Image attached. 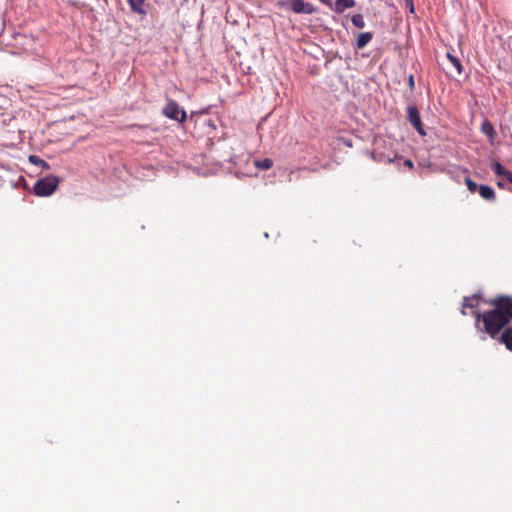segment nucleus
<instances>
[{
    "label": "nucleus",
    "mask_w": 512,
    "mask_h": 512,
    "mask_svg": "<svg viewBox=\"0 0 512 512\" xmlns=\"http://www.w3.org/2000/svg\"><path fill=\"white\" fill-rule=\"evenodd\" d=\"M493 309L483 313L474 310L472 312L476 319V327L487 333L491 338L499 337V342L512 351V327L507 326L512 321V296L499 295L487 301Z\"/></svg>",
    "instance_id": "1"
},
{
    "label": "nucleus",
    "mask_w": 512,
    "mask_h": 512,
    "mask_svg": "<svg viewBox=\"0 0 512 512\" xmlns=\"http://www.w3.org/2000/svg\"><path fill=\"white\" fill-rule=\"evenodd\" d=\"M59 183L60 179L54 175H49L47 177L41 178L37 180L34 184L33 193L39 197L50 196L56 191Z\"/></svg>",
    "instance_id": "2"
},
{
    "label": "nucleus",
    "mask_w": 512,
    "mask_h": 512,
    "mask_svg": "<svg viewBox=\"0 0 512 512\" xmlns=\"http://www.w3.org/2000/svg\"><path fill=\"white\" fill-rule=\"evenodd\" d=\"M163 114L172 119L183 123L186 120V112L174 100H169L163 108Z\"/></svg>",
    "instance_id": "3"
},
{
    "label": "nucleus",
    "mask_w": 512,
    "mask_h": 512,
    "mask_svg": "<svg viewBox=\"0 0 512 512\" xmlns=\"http://www.w3.org/2000/svg\"><path fill=\"white\" fill-rule=\"evenodd\" d=\"M407 119L420 135H426L419 110L416 106L411 105L407 107Z\"/></svg>",
    "instance_id": "4"
},
{
    "label": "nucleus",
    "mask_w": 512,
    "mask_h": 512,
    "mask_svg": "<svg viewBox=\"0 0 512 512\" xmlns=\"http://www.w3.org/2000/svg\"><path fill=\"white\" fill-rule=\"evenodd\" d=\"M291 9L296 14H313L316 8L304 0H291Z\"/></svg>",
    "instance_id": "5"
},
{
    "label": "nucleus",
    "mask_w": 512,
    "mask_h": 512,
    "mask_svg": "<svg viewBox=\"0 0 512 512\" xmlns=\"http://www.w3.org/2000/svg\"><path fill=\"white\" fill-rule=\"evenodd\" d=\"M129 4V7L132 12L141 15L142 17L146 16L147 12L145 10V0H126Z\"/></svg>",
    "instance_id": "6"
},
{
    "label": "nucleus",
    "mask_w": 512,
    "mask_h": 512,
    "mask_svg": "<svg viewBox=\"0 0 512 512\" xmlns=\"http://www.w3.org/2000/svg\"><path fill=\"white\" fill-rule=\"evenodd\" d=\"M492 170L497 176L504 177L508 182L512 183V172L508 169H506L502 164L499 162H495L492 165Z\"/></svg>",
    "instance_id": "7"
},
{
    "label": "nucleus",
    "mask_w": 512,
    "mask_h": 512,
    "mask_svg": "<svg viewBox=\"0 0 512 512\" xmlns=\"http://www.w3.org/2000/svg\"><path fill=\"white\" fill-rule=\"evenodd\" d=\"M479 306V297L477 295H473L470 297H464L462 302V314L466 315V308L474 309Z\"/></svg>",
    "instance_id": "8"
},
{
    "label": "nucleus",
    "mask_w": 512,
    "mask_h": 512,
    "mask_svg": "<svg viewBox=\"0 0 512 512\" xmlns=\"http://www.w3.org/2000/svg\"><path fill=\"white\" fill-rule=\"evenodd\" d=\"M355 6L354 0H337L333 10L336 13H343L346 9L352 8Z\"/></svg>",
    "instance_id": "9"
},
{
    "label": "nucleus",
    "mask_w": 512,
    "mask_h": 512,
    "mask_svg": "<svg viewBox=\"0 0 512 512\" xmlns=\"http://www.w3.org/2000/svg\"><path fill=\"white\" fill-rule=\"evenodd\" d=\"M478 192L480 196L485 200L493 201L496 198L495 191L490 186L480 185L478 188Z\"/></svg>",
    "instance_id": "10"
},
{
    "label": "nucleus",
    "mask_w": 512,
    "mask_h": 512,
    "mask_svg": "<svg viewBox=\"0 0 512 512\" xmlns=\"http://www.w3.org/2000/svg\"><path fill=\"white\" fill-rule=\"evenodd\" d=\"M373 38V34L371 32L360 33L357 37L356 48L363 49Z\"/></svg>",
    "instance_id": "11"
},
{
    "label": "nucleus",
    "mask_w": 512,
    "mask_h": 512,
    "mask_svg": "<svg viewBox=\"0 0 512 512\" xmlns=\"http://www.w3.org/2000/svg\"><path fill=\"white\" fill-rule=\"evenodd\" d=\"M447 58L450 61V63L453 65V67L456 69L457 74L460 75L463 71V67H462L460 60L456 56L452 55L451 53H447Z\"/></svg>",
    "instance_id": "12"
},
{
    "label": "nucleus",
    "mask_w": 512,
    "mask_h": 512,
    "mask_svg": "<svg viewBox=\"0 0 512 512\" xmlns=\"http://www.w3.org/2000/svg\"><path fill=\"white\" fill-rule=\"evenodd\" d=\"M255 166L261 170H268L273 166V161L270 158L256 160Z\"/></svg>",
    "instance_id": "13"
},
{
    "label": "nucleus",
    "mask_w": 512,
    "mask_h": 512,
    "mask_svg": "<svg viewBox=\"0 0 512 512\" xmlns=\"http://www.w3.org/2000/svg\"><path fill=\"white\" fill-rule=\"evenodd\" d=\"M481 130L484 134H486L490 138H493V136L495 135V129H494L493 125L491 124V122H489V121H484L482 123Z\"/></svg>",
    "instance_id": "14"
},
{
    "label": "nucleus",
    "mask_w": 512,
    "mask_h": 512,
    "mask_svg": "<svg viewBox=\"0 0 512 512\" xmlns=\"http://www.w3.org/2000/svg\"><path fill=\"white\" fill-rule=\"evenodd\" d=\"M29 162L34 164V165L40 166V167H42L44 169H48L49 168L48 163L46 161H44L43 159L39 158L36 155H30L29 156Z\"/></svg>",
    "instance_id": "15"
},
{
    "label": "nucleus",
    "mask_w": 512,
    "mask_h": 512,
    "mask_svg": "<svg viewBox=\"0 0 512 512\" xmlns=\"http://www.w3.org/2000/svg\"><path fill=\"white\" fill-rule=\"evenodd\" d=\"M351 21L354 26L357 28H364L365 27V21L362 14H355L352 16Z\"/></svg>",
    "instance_id": "16"
},
{
    "label": "nucleus",
    "mask_w": 512,
    "mask_h": 512,
    "mask_svg": "<svg viewBox=\"0 0 512 512\" xmlns=\"http://www.w3.org/2000/svg\"><path fill=\"white\" fill-rule=\"evenodd\" d=\"M465 184L468 188V190L471 192V193H474L478 190L479 186L476 184V182H474L471 178L467 177L465 178Z\"/></svg>",
    "instance_id": "17"
},
{
    "label": "nucleus",
    "mask_w": 512,
    "mask_h": 512,
    "mask_svg": "<svg viewBox=\"0 0 512 512\" xmlns=\"http://www.w3.org/2000/svg\"><path fill=\"white\" fill-rule=\"evenodd\" d=\"M404 166L409 168V169H412L414 167V164H413V162L410 159H406L404 161Z\"/></svg>",
    "instance_id": "18"
},
{
    "label": "nucleus",
    "mask_w": 512,
    "mask_h": 512,
    "mask_svg": "<svg viewBox=\"0 0 512 512\" xmlns=\"http://www.w3.org/2000/svg\"><path fill=\"white\" fill-rule=\"evenodd\" d=\"M407 5L409 6L410 12H414V5L412 0H407Z\"/></svg>",
    "instance_id": "19"
},
{
    "label": "nucleus",
    "mask_w": 512,
    "mask_h": 512,
    "mask_svg": "<svg viewBox=\"0 0 512 512\" xmlns=\"http://www.w3.org/2000/svg\"><path fill=\"white\" fill-rule=\"evenodd\" d=\"M408 84H409L410 88L414 87V77L412 75L408 79Z\"/></svg>",
    "instance_id": "20"
},
{
    "label": "nucleus",
    "mask_w": 512,
    "mask_h": 512,
    "mask_svg": "<svg viewBox=\"0 0 512 512\" xmlns=\"http://www.w3.org/2000/svg\"><path fill=\"white\" fill-rule=\"evenodd\" d=\"M319 1L327 6H332V0H319Z\"/></svg>",
    "instance_id": "21"
},
{
    "label": "nucleus",
    "mask_w": 512,
    "mask_h": 512,
    "mask_svg": "<svg viewBox=\"0 0 512 512\" xmlns=\"http://www.w3.org/2000/svg\"><path fill=\"white\" fill-rule=\"evenodd\" d=\"M497 185H498L499 187H503V184H502L501 182H498V183H497Z\"/></svg>",
    "instance_id": "22"
},
{
    "label": "nucleus",
    "mask_w": 512,
    "mask_h": 512,
    "mask_svg": "<svg viewBox=\"0 0 512 512\" xmlns=\"http://www.w3.org/2000/svg\"><path fill=\"white\" fill-rule=\"evenodd\" d=\"M387 161L391 163L393 160L391 158H388Z\"/></svg>",
    "instance_id": "23"
}]
</instances>
